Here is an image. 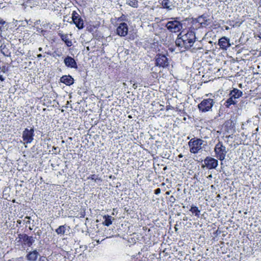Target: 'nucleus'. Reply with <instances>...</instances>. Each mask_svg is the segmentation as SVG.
<instances>
[{
	"label": "nucleus",
	"mask_w": 261,
	"mask_h": 261,
	"mask_svg": "<svg viewBox=\"0 0 261 261\" xmlns=\"http://www.w3.org/2000/svg\"><path fill=\"white\" fill-rule=\"evenodd\" d=\"M170 193V191H167V192H166V195H169Z\"/></svg>",
	"instance_id": "obj_38"
},
{
	"label": "nucleus",
	"mask_w": 261,
	"mask_h": 261,
	"mask_svg": "<svg viewBox=\"0 0 261 261\" xmlns=\"http://www.w3.org/2000/svg\"><path fill=\"white\" fill-rule=\"evenodd\" d=\"M25 219H27L29 220L30 219V217H28V216H27V217H25Z\"/></svg>",
	"instance_id": "obj_39"
},
{
	"label": "nucleus",
	"mask_w": 261,
	"mask_h": 261,
	"mask_svg": "<svg viewBox=\"0 0 261 261\" xmlns=\"http://www.w3.org/2000/svg\"><path fill=\"white\" fill-rule=\"evenodd\" d=\"M5 68H6V67H5V66H3V67H2V71L3 72H5Z\"/></svg>",
	"instance_id": "obj_34"
},
{
	"label": "nucleus",
	"mask_w": 261,
	"mask_h": 261,
	"mask_svg": "<svg viewBox=\"0 0 261 261\" xmlns=\"http://www.w3.org/2000/svg\"><path fill=\"white\" fill-rule=\"evenodd\" d=\"M1 51L6 57H10L11 56V51L6 47V45L3 44L1 46Z\"/></svg>",
	"instance_id": "obj_20"
},
{
	"label": "nucleus",
	"mask_w": 261,
	"mask_h": 261,
	"mask_svg": "<svg viewBox=\"0 0 261 261\" xmlns=\"http://www.w3.org/2000/svg\"><path fill=\"white\" fill-rule=\"evenodd\" d=\"M190 211L194 214L195 216L199 217L200 214V211L198 209V207L196 206L192 205L190 209Z\"/></svg>",
	"instance_id": "obj_25"
},
{
	"label": "nucleus",
	"mask_w": 261,
	"mask_h": 261,
	"mask_svg": "<svg viewBox=\"0 0 261 261\" xmlns=\"http://www.w3.org/2000/svg\"><path fill=\"white\" fill-rule=\"evenodd\" d=\"M17 242L23 247H31L35 240L32 236H29L25 233H20L17 238Z\"/></svg>",
	"instance_id": "obj_5"
},
{
	"label": "nucleus",
	"mask_w": 261,
	"mask_h": 261,
	"mask_svg": "<svg viewBox=\"0 0 261 261\" xmlns=\"http://www.w3.org/2000/svg\"><path fill=\"white\" fill-rule=\"evenodd\" d=\"M195 30L190 25L188 28L182 30L175 41L176 45L179 47L181 52L190 49L196 41Z\"/></svg>",
	"instance_id": "obj_1"
},
{
	"label": "nucleus",
	"mask_w": 261,
	"mask_h": 261,
	"mask_svg": "<svg viewBox=\"0 0 261 261\" xmlns=\"http://www.w3.org/2000/svg\"><path fill=\"white\" fill-rule=\"evenodd\" d=\"M30 223V221H29V220H27L26 223Z\"/></svg>",
	"instance_id": "obj_41"
},
{
	"label": "nucleus",
	"mask_w": 261,
	"mask_h": 261,
	"mask_svg": "<svg viewBox=\"0 0 261 261\" xmlns=\"http://www.w3.org/2000/svg\"><path fill=\"white\" fill-rule=\"evenodd\" d=\"M161 193V189L160 188H158L154 190V194L156 195H158Z\"/></svg>",
	"instance_id": "obj_32"
},
{
	"label": "nucleus",
	"mask_w": 261,
	"mask_h": 261,
	"mask_svg": "<svg viewBox=\"0 0 261 261\" xmlns=\"http://www.w3.org/2000/svg\"><path fill=\"white\" fill-rule=\"evenodd\" d=\"M214 152L216 157L222 161L225 159L227 151L222 142L219 141L215 146Z\"/></svg>",
	"instance_id": "obj_4"
},
{
	"label": "nucleus",
	"mask_w": 261,
	"mask_h": 261,
	"mask_svg": "<svg viewBox=\"0 0 261 261\" xmlns=\"http://www.w3.org/2000/svg\"><path fill=\"white\" fill-rule=\"evenodd\" d=\"M87 179L93 180L95 182H101L102 179L98 176V175L91 174L87 177Z\"/></svg>",
	"instance_id": "obj_22"
},
{
	"label": "nucleus",
	"mask_w": 261,
	"mask_h": 261,
	"mask_svg": "<svg viewBox=\"0 0 261 261\" xmlns=\"http://www.w3.org/2000/svg\"><path fill=\"white\" fill-rule=\"evenodd\" d=\"M203 143V141L200 138L194 137L191 139L188 142L190 152L194 154L198 153L202 149Z\"/></svg>",
	"instance_id": "obj_3"
},
{
	"label": "nucleus",
	"mask_w": 261,
	"mask_h": 261,
	"mask_svg": "<svg viewBox=\"0 0 261 261\" xmlns=\"http://www.w3.org/2000/svg\"><path fill=\"white\" fill-rule=\"evenodd\" d=\"M189 23L193 27V28L198 30L200 28H206L210 24L211 22L207 15L203 14L197 18H192L190 20Z\"/></svg>",
	"instance_id": "obj_2"
},
{
	"label": "nucleus",
	"mask_w": 261,
	"mask_h": 261,
	"mask_svg": "<svg viewBox=\"0 0 261 261\" xmlns=\"http://www.w3.org/2000/svg\"><path fill=\"white\" fill-rule=\"evenodd\" d=\"M72 20L79 30L84 28V21L76 11H73L72 13Z\"/></svg>",
	"instance_id": "obj_9"
},
{
	"label": "nucleus",
	"mask_w": 261,
	"mask_h": 261,
	"mask_svg": "<svg viewBox=\"0 0 261 261\" xmlns=\"http://www.w3.org/2000/svg\"><path fill=\"white\" fill-rule=\"evenodd\" d=\"M214 103V99L212 98L204 99L198 105V109L200 112L202 113L210 111L213 107Z\"/></svg>",
	"instance_id": "obj_7"
},
{
	"label": "nucleus",
	"mask_w": 261,
	"mask_h": 261,
	"mask_svg": "<svg viewBox=\"0 0 261 261\" xmlns=\"http://www.w3.org/2000/svg\"><path fill=\"white\" fill-rule=\"evenodd\" d=\"M17 222L19 223V224H20V221L19 222L18 221H17Z\"/></svg>",
	"instance_id": "obj_44"
},
{
	"label": "nucleus",
	"mask_w": 261,
	"mask_h": 261,
	"mask_svg": "<svg viewBox=\"0 0 261 261\" xmlns=\"http://www.w3.org/2000/svg\"><path fill=\"white\" fill-rule=\"evenodd\" d=\"M178 158H182L183 157V155L180 153L178 155Z\"/></svg>",
	"instance_id": "obj_36"
},
{
	"label": "nucleus",
	"mask_w": 261,
	"mask_h": 261,
	"mask_svg": "<svg viewBox=\"0 0 261 261\" xmlns=\"http://www.w3.org/2000/svg\"><path fill=\"white\" fill-rule=\"evenodd\" d=\"M160 4L164 9H166L168 10H171L172 9L173 5L170 0H160Z\"/></svg>",
	"instance_id": "obj_19"
},
{
	"label": "nucleus",
	"mask_w": 261,
	"mask_h": 261,
	"mask_svg": "<svg viewBox=\"0 0 261 261\" xmlns=\"http://www.w3.org/2000/svg\"><path fill=\"white\" fill-rule=\"evenodd\" d=\"M162 185H163V186L165 185V183L163 182V183L162 184Z\"/></svg>",
	"instance_id": "obj_43"
},
{
	"label": "nucleus",
	"mask_w": 261,
	"mask_h": 261,
	"mask_svg": "<svg viewBox=\"0 0 261 261\" xmlns=\"http://www.w3.org/2000/svg\"><path fill=\"white\" fill-rule=\"evenodd\" d=\"M126 4L135 8H137L139 5V2L137 0H126Z\"/></svg>",
	"instance_id": "obj_24"
},
{
	"label": "nucleus",
	"mask_w": 261,
	"mask_h": 261,
	"mask_svg": "<svg viewBox=\"0 0 261 261\" xmlns=\"http://www.w3.org/2000/svg\"><path fill=\"white\" fill-rule=\"evenodd\" d=\"M54 54L56 55H54V57H55V56L60 57L61 56V54H58V53H56V51H54Z\"/></svg>",
	"instance_id": "obj_33"
},
{
	"label": "nucleus",
	"mask_w": 261,
	"mask_h": 261,
	"mask_svg": "<svg viewBox=\"0 0 261 261\" xmlns=\"http://www.w3.org/2000/svg\"><path fill=\"white\" fill-rule=\"evenodd\" d=\"M103 219H105L103 224L104 225L109 226L112 223V217L109 215H105L103 216Z\"/></svg>",
	"instance_id": "obj_23"
},
{
	"label": "nucleus",
	"mask_w": 261,
	"mask_h": 261,
	"mask_svg": "<svg viewBox=\"0 0 261 261\" xmlns=\"http://www.w3.org/2000/svg\"><path fill=\"white\" fill-rule=\"evenodd\" d=\"M128 28L125 22L120 23L116 29V33L121 37H125L128 33Z\"/></svg>",
	"instance_id": "obj_12"
},
{
	"label": "nucleus",
	"mask_w": 261,
	"mask_h": 261,
	"mask_svg": "<svg viewBox=\"0 0 261 261\" xmlns=\"http://www.w3.org/2000/svg\"><path fill=\"white\" fill-rule=\"evenodd\" d=\"M125 16L124 14H122L120 17H118L117 19L118 21H122L125 20Z\"/></svg>",
	"instance_id": "obj_28"
},
{
	"label": "nucleus",
	"mask_w": 261,
	"mask_h": 261,
	"mask_svg": "<svg viewBox=\"0 0 261 261\" xmlns=\"http://www.w3.org/2000/svg\"><path fill=\"white\" fill-rule=\"evenodd\" d=\"M30 223V221H29V220H27L26 223Z\"/></svg>",
	"instance_id": "obj_40"
},
{
	"label": "nucleus",
	"mask_w": 261,
	"mask_h": 261,
	"mask_svg": "<svg viewBox=\"0 0 261 261\" xmlns=\"http://www.w3.org/2000/svg\"><path fill=\"white\" fill-rule=\"evenodd\" d=\"M39 255L37 250L29 252L26 256L27 259L29 261H36Z\"/></svg>",
	"instance_id": "obj_18"
},
{
	"label": "nucleus",
	"mask_w": 261,
	"mask_h": 261,
	"mask_svg": "<svg viewBox=\"0 0 261 261\" xmlns=\"http://www.w3.org/2000/svg\"><path fill=\"white\" fill-rule=\"evenodd\" d=\"M171 19L165 25L167 30L171 33H176L180 32L182 28V24L181 22L175 18H171Z\"/></svg>",
	"instance_id": "obj_6"
},
{
	"label": "nucleus",
	"mask_w": 261,
	"mask_h": 261,
	"mask_svg": "<svg viewBox=\"0 0 261 261\" xmlns=\"http://www.w3.org/2000/svg\"><path fill=\"white\" fill-rule=\"evenodd\" d=\"M61 82L65 84L67 86H70L74 83L73 79L71 75H63L61 77Z\"/></svg>",
	"instance_id": "obj_15"
},
{
	"label": "nucleus",
	"mask_w": 261,
	"mask_h": 261,
	"mask_svg": "<svg viewBox=\"0 0 261 261\" xmlns=\"http://www.w3.org/2000/svg\"><path fill=\"white\" fill-rule=\"evenodd\" d=\"M38 261H48L45 256H41L39 257Z\"/></svg>",
	"instance_id": "obj_29"
},
{
	"label": "nucleus",
	"mask_w": 261,
	"mask_h": 261,
	"mask_svg": "<svg viewBox=\"0 0 261 261\" xmlns=\"http://www.w3.org/2000/svg\"><path fill=\"white\" fill-rule=\"evenodd\" d=\"M64 63L67 68H77V65L75 60L70 56H67L64 59Z\"/></svg>",
	"instance_id": "obj_14"
},
{
	"label": "nucleus",
	"mask_w": 261,
	"mask_h": 261,
	"mask_svg": "<svg viewBox=\"0 0 261 261\" xmlns=\"http://www.w3.org/2000/svg\"><path fill=\"white\" fill-rule=\"evenodd\" d=\"M218 44L220 49L223 50H226L231 45L229 39L226 37H222L220 38Z\"/></svg>",
	"instance_id": "obj_13"
},
{
	"label": "nucleus",
	"mask_w": 261,
	"mask_h": 261,
	"mask_svg": "<svg viewBox=\"0 0 261 261\" xmlns=\"http://www.w3.org/2000/svg\"><path fill=\"white\" fill-rule=\"evenodd\" d=\"M2 39V33H0V42L1 41Z\"/></svg>",
	"instance_id": "obj_37"
},
{
	"label": "nucleus",
	"mask_w": 261,
	"mask_h": 261,
	"mask_svg": "<svg viewBox=\"0 0 261 261\" xmlns=\"http://www.w3.org/2000/svg\"><path fill=\"white\" fill-rule=\"evenodd\" d=\"M237 104V101L230 96L224 103V106L226 108H229L231 105H235Z\"/></svg>",
	"instance_id": "obj_21"
},
{
	"label": "nucleus",
	"mask_w": 261,
	"mask_h": 261,
	"mask_svg": "<svg viewBox=\"0 0 261 261\" xmlns=\"http://www.w3.org/2000/svg\"><path fill=\"white\" fill-rule=\"evenodd\" d=\"M155 65L163 68L169 66L168 59L167 57L163 54H158L155 57Z\"/></svg>",
	"instance_id": "obj_8"
},
{
	"label": "nucleus",
	"mask_w": 261,
	"mask_h": 261,
	"mask_svg": "<svg viewBox=\"0 0 261 261\" xmlns=\"http://www.w3.org/2000/svg\"><path fill=\"white\" fill-rule=\"evenodd\" d=\"M88 31H90L91 32L92 30H90V29H88Z\"/></svg>",
	"instance_id": "obj_45"
},
{
	"label": "nucleus",
	"mask_w": 261,
	"mask_h": 261,
	"mask_svg": "<svg viewBox=\"0 0 261 261\" xmlns=\"http://www.w3.org/2000/svg\"><path fill=\"white\" fill-rule=\"evenodd\" d=\"M205 166L209 170L216 169L218 165L217 160L210 156H207L204 160Z\"/></svg>",
	"instance_id": "obj_11"
},
{
	"label": "nucleus",
	"mask_w": 261,
	"mask_h": 261,
	"mask_svg": "<svg viewBox=\"0 0 261 261\" xmlns=\"http://www.w3.org/2000/svg\"><path fill=\"white\" fill-rule=\"evenodd\" d=\"M6 23V21L2 19H0V33H2L4 25Z\"/></svg>",
	"instance_id": "obj_27"
},
{
	"label": "nucleus",
	"mask_w": 261,
	"mask_h": 261,
	"mask_svg": "<svg viewBox=\"0 0 261 261\" xmlns=\"http://www.w3.org/2000/svg\"><path fill=\"white\" fill-rule=\"evenodd\" d=\"M229 95L233 99H238L243 95V92L237 88H233L230 91Z\"/></svg>",
	"instance_id": "obj_16"
},
{
	"label": "nucleus",
	"mask_w": 261,
	"mask_h": 261,
	"mask_svg": "<svg viewBox=\"0 0 261 261\" xmlns=\"http://www.w3.org/2000/svg\"><path fill=\"white\" fill-rule=\"evenodd\" d=\"M66 230V226L65 225H61L58 228L56 229V232L58 234H64L65 233Z\"/></svg>",
	"instance_id": "obj_26"
},
{
	"label": "nucleus",
	"mask_w": 261,
	"mask_h": 261,
	"mask_svg": "<svg viewBox=\"0 0 261 261\" xmlns=\"http://www.w3.org/2000/svg\"><path fill=\"white\" fill-rule=\"evenodd\" d=\"M58 35L60 37L61 40L64 42L67 47H71L72 45V41L68 38V34H63L61 33H59Z\"/></svg>",
	"instance_id": "obj_17"
},
{
	"label": "nucleus",
	"mask_w": 261,
	"mask_h": 261,
	"mask_svg": "<svg viewBox=\"0 0 261 261\" xmlns=\"http://www.w3.org/2000/svg\"><path fill=\"white\" fill-rule=\"evenodd\" d=\"M169 200L170 202L174 203L175 201V198L173 195H172L170 197Z\"/></svg>",
	"instance_id": "obj_31"
},
{
	"label": "nucleus",
	"mask_w": 261,
	"mask_h": 261,
	"mask_svg": "<svg viewBox=\"0 0 261 261\" xmlns=\"http://www.w3.org/2000/svg\"><path fill=\"white\" fill-rule=\"evenodd\" d=\"M39 51H41V50H42V48H41V47H40V48H39Z\"/></svg>",
	"instance_id": "obj_42"
},
{
	"label": "nucleus",
	"mask_w": 261,
	"mask_h": 261,
	"mask_svg": "<svg viewBox=\"0 0 261 261\" xmlns=\"http://www.w3.org/2000/svg\"><path fill=\"white\" fill-rule=\"evenodd\" d=\"M42 57V56L41 54H39V55H37V58H39V59L41 58Z\"/></svg>",
	"instance_id": "obj_35"
},
{
	"label": "nucleus",
	"mask_w": 261,
	"mask_h": 261,
	"mask_svg": "<svg viewBox=\"0 0 261 261\" xmlns=\"http://www.w3.org/2000/svg\"><path fill=\"white\" fill-rule=\"evenodd\" d=\"M174 108L170 105H167L166 107V110L167 111H168L169 110H174Z\"/></svg>",
	"instance_id": "obj_30"
},
{
	"label": "nucleus",
	"mask_w": 261,
	"mask_h": 261,
	"mask_svg": "<svg viewBox=\"0 0 261 261\" xmlns=\"http://www.w3.org/2000/svg\"><path fill=\"white\" fill-rule=\"evenodd\" d=\"M34 128H32L30 129L25 128L22 133L23 140L27 143H30L33 140L34 137Z\"/></svg>",
	"instance_id": "obj_10"
}]
</instances>
